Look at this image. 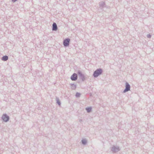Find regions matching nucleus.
I'll return each mask as SVG.
<instances>
[{"label":"nucleus","instance_id":"9d476101","mask_svg":"<svg viewBox=\"0 0 154 154\" xmlns=\"http://www.w3.org/2000/svg\"><path fill=\"white\" fill-rule=\"evenodd\" d=\"M80 95V94L79 93H77L76 94V97H79V96Z\"/></svg>","mask_w":154,"mask_h":154},{"label":"nucleus","instance_id":"f257e3e1","mask_svg":"<svg viewBox=\"0 0 154 154\" xmlns=\"http://www.w3.org/2000/svg\"><path fill=\"white\" fill-rule=\"evenodd\" d=\"M102 70L101 69H99L96 70L94 73V76L96 77L97 76L101 74Z\"/></svg>","mask_w":154,"mask_h":154},{"label":"nucleus","instance_id":"f8f14e48","mask_svg":"<svg viewBox=\"0 0 154 154\" xmlns=\"http://www.w3.org/2000/svg\"><path fill=\"white\" fill-rule=\"evenodd\" d=\"M150 37H151V36H150V35H147V37H148V38H150Z\"/></svg>","mask_w":154,"mask_h":154},{"label":"nucleus","instance_id":"6e6552de","mask_svg":"<svg viewBox=\"0 0 154 154\" xmlns=\"http://www.w3.org/2000/svg\"><path fill=\"white\" fill-rule=\"evenodd\" d=\"M86 110L88 112H89L91 111V108L90 107L86 108Z\"/></svg>","mask_w":154,"mask_h":154},{"label":"nucleus","instance_id":"423d86ee","mask_svg":"<svg viewBox=\"0 0 154 154\" xmlns=\"http://www.w3.org/2000/svg\"><path fill=\"white\" fill-rule=\"evenodd\" d=\"M57 29V25L55 23H54L53 25V30H56Z\"/></svg>","mask_w":154,"mask_h":154},{"label":"nucleus","instance_id":"f03ea898","mask_svg":"<svg viewBox=\"0 0 154 154\" xmlns=\"http://www.w3.org/2000/svg\"><path fill=\"white\" fill-rule=\"evenodd\" d=\"M70 39L68 38L65 39L63 42V45L64 46H66L69 45Z\"/></svg>","mask_w":154,"mask_h":154},{"label":"nucleus","instance_id":"9b49d317","mask_svg":"<svg viewBox=\"0 0 154 154\" xmlns=\"http://www.w3.org/2000/svg\"><path fill=\"white\" fill-rule=\"evenodd\" d=\"M57 103H58V104L59 105H60V102L59 101H57Z\"/></svg>","mask_w":154,"mask_h":154},{"label":"nucleus","instance_id":"1a4fd4ad","mask_svg":"<svg viewBox=\"0 0 154 154\" xmlns=\"http://www.w3.org/2000/svg\"><path fill=\"white\" fill-rule=\"evenodd\" d=\"M82 143L84 144H85L86 143V141L85 140H82Z\"/></svg>","mask_w":154,"mask_h":154},{"label":"nucleus","instance_id":"ddd939ff","mask_svg":"<svg viewBox=\"0 0 154 154\" xmlns=\"http://www.w3.org/2000/svg\"><path fill=\"white\" fill-rule=\"evenodd\" d=\"M17 0H12V1L13 2H15Z\"/></svg>","mask_w":154,"mask_h":154},{"label":"nucleus","instance_id":"0eeeda50","mask_svg":"<svg viewBox=\"0 0 154 154\" xmlns=\"http://www.w3.org/2000/svg\"><path fill=\"white\" fill-rule=\"evenodd\" d=\"M8 59V57L6 56H3L2 58V60H3L6 61Z\"/></svg>","mask_w":154,"mask_h":154},{"label":"nucleus","instance_id":"20e7f679","mask_svg":"<svg viewBox=\"0 0 154 154\" xmlns=\"http://www.w3.org/2000/svg\"><path fill=\"white\" fill-rule=\"evenodd\" d=\"M130 86L127 83L126 84V88L125 89L124 91V92H125L126 91H127L130 90Z\"/></svg>","mask_w":154,"mask_h":154},{"label":"nucleus","instance_id":"39448f33","mask_svg":"<svg viewBox=\"0 0 154 154\" xmlns=\"http://www.w3.org/2000/svg\"><path fill=\"white\" fill-rule=\"evenodd\" d=\"M77 75L76 74L74 73L71 77V79L72 80L75 81L77 79Z\"/></svg>","mask_w":154,"mask_h":154},{"label":"nucleus","instance_id":"7ed1b4c3","mask_svg":"<svg viewBox=\"0 0 154 154\" xmlns=\"http://www.w3.org/2000/svg\"><path fill=\"white\" fill-rule=\"evenodd\" d=\"M2 118L3 120L5 122L7 121L9 119V117L5 114L3 115Z\"/></svg>","mask_w":154,"mask_h":154}]
</instances>
